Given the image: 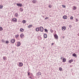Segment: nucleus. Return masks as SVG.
Returning a JSON list of instances; mask_svg holds the SVG:
<instances>
[{"label": "nucleus", "instance_id": "f257e3e1", "mask_svg": "<svg viewBox=\"0 0 79 79\" xmlns=\"http://www.w3.org/2000/svg\"><path fill=\"white\" fill-rule=\"evenodd\" d=\"M40 31L41 32H42V31H44V28H43L42 27H40Z\"/></svg>", "mask_w": 79, "mask_h": 79}, {"label": "nucleus", "instance_id": "f03ea898", "mask_svg": "<svg viewBox=\"0 0 79 79\" xmlns=\"http://www.w3.org/2000/svg\"><path fill=\"white\" fill-rule=\"evenodd\" d=\"M54 37L56 39H58V36L56 34L54 35Z\"/></svg>", "mask_w": 79, "mask_h": 79}, {"label": "nucleus", "instance_id": "7ed1b4c3", "mask_svg": "<svg viewBox=\"0 0 79 79\" xmlns=\"http://www.w3.org/2000/svg\"><path fill=\"white\" fill-rule=\"evenodd\" d=\"M13 21H15V22H16L17 20H16V19L15 18H14L13 19H12Z\"/></svg>", "mask_w": 79, "mask_h": 79}, {"label": "nucleus", "instance_id": "20e7f679", "mask_svg": "<svg viewBox=\"0 0 79 79\" xmlns=\"http://www.w3.org/2000/svg\"><path fill=\"white\" fill-rule=\"evenodd\" d=\"M62 29L63 31H64V30H65V29H66V27H62Z\"/></svg>", "mask_w": 79, "mask_h": 79}, {"label": "nucleus", "instance_id": "39448f33", "mask_svg": "<svg viewBox=\"0 0 79 79\" xmlns=\"http://www.w3.org/2000/svg\"><path fill=\"white\" fill-rule=\"evenodd\" d=\"M17 5L19 6H22V4H17Z\"/></svg>", "mask_w": 79, "mask_h": 79}, {"label": "nucleus", "instance_id": "423d86ee", "mask_svg": "<svg viewBox=\"0 0 79 79\" xmlns=\"http://www.w3.org/2000/svg\"><path fill=\"white\" fill-rule=\"evenodd\" d=\"M44 38H47V35H46V34H44Z\"/></svg>", "mask_w": 79, "mask_h": 79}, {"label": "nucleus", "instance_id": "0eeeda50", "mask_svg": "<svg viewBox=\"0 0 79 79\" xmlns=\"http://www.w3.org/2000/svg\"><path fill=\"white\" fill-rule=\"evenodd\" d=\"M24 37V35L23 34H22L20 35V37L21 38H22V37Z\"/></svg>", "mask_w": 79, "mask_h": 79}, {"label": "nucleus", "instance_id": "6e6552de", "mask_svg": "<svg viewBox=\"0 0 79 79\" xmlns=\"http://www.w3.org/2000/svg\"><path fill=\"white\" fill-rule=\"evenodd\" d=\"M73 61V60H71L69 61V63H72Z\"/></svg>", "mask_w": 79, "mask_h": 79}, {"label": "nucleus", "instance_id": "1a4fd4ad", "mask_svg": "<svg viewBox=\"0 0 79 79\" xmlns=\"http://www.w3.org/2000/svg\"><path fill=\"white\" fill-rule=\"evenodd\" d=\"M15 42V40H11V42L12 43H14Z\"/></svg>", "mask_w": 79, "mask_h": 79}, {"label": "nucleus", "instance_id": "9d476101", "mask_svg": "<svg viewBox=\"0 0 79 79\" xmlns=\"http://www.w3.org/2000/svg\"><path fill=\"white\" fill-rule=\"evenodd\" d=\"M19 66H23V63H19Z\"/></svg>", "mask_w": 79, "mask_h": 79}, {"label": "nucleus", "instance_id": "9b49d317", "mask_svg": "<svg viewBox=\"0 0 79 79\" xmlns=\"http://www.w3.org/2000/svg\"><path fill=\"white\" fill-rule=\"evenodd\" d=\"M63 18H64V19H67V16H64L63 17Z\"/></svg>", "mask_w": 79, "mask_h": 79}, {"label": "nucleus", "instance_id": "f8f14e48", "mask_svg": "<svg viewBox=\"0 0 79 79\" xmlns=\"http://www.w3.org/2000/svg\"><path fill=\"white\" fill-rule=\"evenodd\" d=\"M20 31L21 32H23V31H24V29L23 28H21L20 29Z\"/></svg>", "mask_w": 79, "mask_h": 79}, {"label": "nucleus", "instance_id": "ddd939ff", "mask_svg": "<svg viewBox=\"0 0 79 79\" xmlns=\"http://www.w3.org/2000/svg\"><path fill=\"white\" fill-rule=\"evenodd\" d=\"M21 45V43H20V42H19L18 43V45H17V46H19V45Z\"/></svg>", "mask_w": 79, "mask_h": 79}, {"label": "nucleus", "instance_id": "4468645a", "mask_svg": "<svg viewBox=\"0 0 79 79\" xmlns=\"http://www.w3.org/2000/svg\"><path fill=\"white\" fill-rule=\"evenodd\" d=\"M32 25H29L28 27V28H31V27H32Z\"/></svg>", "mask_w": 79, "mask_h": 79}, {"label": "nucleus", "instance_id": "2eb2a0df", "mask_svg": "<svg viewBox=\"0 0 79 79\" xmlns=\"http://www.w3.org/2000/svg\"><path fill=\"white\" fill-rule=\"evenodd\" d=\"M36 31H39V28H37L36 29Z\"/></svg>", "mask_w": 79, "mask_h": 79}, {"label": "nucleus", "instance_id": "dca6fc26", "mask_svg": "<svg viewBox=\"0 0 79 79\" xmlns=\"http://www.w3.org/2000/svg\"><path fill=\"white\" fill-rule=\"evenodd\" d=\"M63 62H65L66 61V59L65 58H64L63 59Z\"/></svg>", "mask_w": 79, "mask_h": 79}, {"label": "nucleus", "instance_id": "f3484780", "mask_svg": "<svg viewBox=\"0 0 79 79\" xmlns=\"http://www.w3.org/2000/svg\"><path fill=\"white\" fill-rule=\"evenodd\" d=\"M73 56H76V55L75 54H73Z\"/></svg>", "mask_w": 79, "mask_h": 79}, {"label": "nucleus", "instance_id": "a211bd4d", "mask_svg": "<svg viewBox=\"0 0 79 79\" xmlns=\"http://www.w3.org/2000/svg\"><path fill=\"white\" fill-rule=\"evenodd\" d=\"M3 30V28H2V27H0V31H2Z\"/></svg>", "mask_w": 79, "mask_h": 79}, {"label": "nucleus", "instance_id": "6ab92c4d", "mask_svg": "<svg viewBox=\"0 0 79 79\" xmlns=\"http://www.w3.org/2000/svg\"><path fill=\"white\" fill-rule=\"evenodd\" d=\"M23 23H26V21L23 20Z\"/></svg>", "mask_w": 79, "mask_h": 79}, {"label": "nucleus", "instance_id": "aec40b11", "mask_svg": "<svg viewBox=\"0 0 79 79\" xmlns=\"http://www.w3.org/2000/svg\"><path fill=\"white\" fill-rule=\"evenodd\" d=\"M45 31L46 32H48V30H47L46 29H45Z\"/></svg>", "mask_w": 79, "mask_h": 79}, {"label": "nucleus", "instance_id": "412c9836", "mask_svg": "<svg viewBox=\"0 0 79 79\" xmlns=\"http://www.w3.org/2000/svg\"><path fill=\"white\" fill-rule=\"evenodd\" d=\"M19 36V35H16L15 37H16V38L18 37Z\"/></svg>", "mask_w": 79, "mask_h": 79}, {"label": "nucleus", "instance_id": "4be33fe9", "mask_svg": "<svg viewBox=\"0 0 79 79\" xmlns=\"http://www.w3.org/2000/svg\"><path fill=\"white\" fill-rule=\"evenodd\" d=\"M59 70L60 71H62V68H59Z\"/></svg>", "mask_w": 79, "mask_h": 79}, {"label": "nucleus", "instance_id": "5701e85b", "mask_svg": "<svg viewBox=\"0 0 79 79\" xmlns=\"http://www.w3.org/2000/svg\"><path fill=\"white\" fill-rule=\"evenodd\" d=\"M76 7L75 6L73 7V10H76Z\"/></svg>", "mask_w": 79, "mask_h": 79}, {"label": "nucleus", "instance_id": "b1692460", "mask_svg": "<svg viewBox=\"0 0 79 79\" xmlns=\"http://www.w3.org/2000/svg\"><path fill=\"white\" fill-rule=\"evenodd\" d=\"M33 3H35V2H36V1L35 0H33Z\"/></svg>", "mask_w": 79, "mask_h": 79}, {"label": "nucleus", "instance_id": "393cba45", "mask_svg": "<svg viewBox=\"0 0 79 79\" xmlns=\"http://www.w3.org/2000/svg\"><path fill=\"white\" fill-rule=\"evenodd\" d=\"M3 8V6H0V8Z\"/></svg>", "mask_w": 79, "mask_h": 79}, {"label": "nucleus", "instance_id": "a878e982", "mask_svg": "<svg viewBox=\"0 0 79 79\" xmlns=\"http://www.w3.org/2000/svg\"><path fill=\"white\" fill-rule=\"evenodd\" d=\"M70 19H73V17H71L70 18Z\"/></svg>", "mask_w": 79, "mask_h": 79}, {"label": "nucleus", "instance_id": "bb28decb", "mask_svg": "<svg viewBox=\"0 0 79 79\" xmlns=\"http://www.w3.org/2000/svg\"><path fill=\"white\" fill-rule=\"evenodd\" d=\"M62 6L64 7V8H65V6L64 5H62Z\"/></svg>", "mask_w": 79, "mask_h": 79}, {"label": "nucleus", "instance_id": "cd10ccee", "mask_svg": "<svg viewBox=\"0 0 79 79\" xmlns=\"http://www.w3.org/2000/svg\"><path fill=\"white\" fill-rule=\"evenodd\" d=\"M15 16H18V14H15Z\"/></svg>", "mask_w": 79, "mask_h": 79}, {"label": "nucleus", "instance_id": "c85d7f7f", "mask_svg": "<svg viewBox=\"0 0 79 79\" xmlns=\"http://www.w3.org/2000/svg\"><path fill=\"white\" fill-rule=\"evenodd\" d=\"M49 8H51V7H52V6L50 5L49 6Z\"/></svg>", "mask_w": 79, "mask_h": 79}, {"label": "nucleus", "instance_id": "c756f323", "mask_svg": "<svg viewBox=\"0 0 79 79\" xmlns=\"http://www.w3.org/2000/svg\"><path fill=\"white\" fill-rule=\"evenodd\" d=\"M6 44H8V41H6Z\"/></svg>", "mask_w": 79, "mask_h": 79}, {"label": "nucleus", "instance_id": "7c9ffc66", "mask_svg": "<svg viewBox=\"0 0 79 79\" xmlns=\"http://www.w3.org/2000/svg\"><path fill=\"white\" fill-rule=\"evenodd\" d=\"M23 10V9H21V8L20 9V11H22Z\"/></svg>", "mask_w": 79, "mask_h": 79}, {"label": "nucleus", "instance_id": "2f4dec72", "mask_svg": "<svg viewBox=\"0 0 79 79\" xmlns=\"http://www.w3.org/2000/svg\"><path fill=\"white\" fill-rule=\"evenodd\" d=\"M5 59H6L5 57H3V59H4V60H5Z\"/></svg>", "mask_w": 79, "mask_h": 79}, {"label": "nucleus", "instance_id": "473e14b6", "mask_svg": "<svg viewBox=\"0 0 79 79\" xmlns=\"http://www.w3.org/2000/svg\"><path fill=\"white\" fill-rule=\"evenodd\" d=\"M28 76H29V74H30L29 73H28Z\"/></svg>", "mask_w": 79, "mask_h": 79}, {"label": "nucleus", "instance_id": "72a5a7b5", "mask_svg": "<svg viewBox=\"0 0 79 79\" xmlns=\"http://www.w3.org/2000/svg\"><path fill=\"white\" fill-rule=\"evenodd\" d=\"M69 27H71V25H70V26H69Z\"/></svg>", "mask_w": 79, "mask_h": 79}, {"label": "nucleus", "instance_id": "f704fd0d", "mask_svg": "<svg viewBox=\"0 0 79 79\" xmlns=\"http://www.w3.org/2000/svg\"><path fill=\"white\" fill-rule=\"evenodd\" d=\"M53 44H53V43L52 44V45H53Z\"/></svg>", "mask_w": 79, "mask_h": 79}, {"label": "nucleus", "instance_id": "c9c22d12", "mask_svg": "<svg viewBox=\"0 0 79 79\" xmlns=\"http://www.w3.org/2000/svg\"><path fill=\"white\" fill-rule=\"evenodd\" d=\"M76 21H77V19H76Z\"/></svg>", "mask_w": 79, "mask_h": 79}, {"label": "nucleus", "instance_id": "e433bc0d", "mask_svg": "<svg viewBox=\"0 0 79 79\" xmlns=\"http://www.w3.org/2000/svg\"><path fill=\"white\" fill-rule=\"evenodd\" d=\"M47 19V18H45V19Z\"/></svg>", "mask_w": 79, "mask_h": 79}, {"label": "nucleus", "instance_id": "4c0bfd02", "mask_svg": "<svg viewBox=\"0 0 79 79\" xmlns=\"http://www.w3.org/2000/svg\"><path fill=\"white\" fill-rule=\"evenodd\" d=\"M2 42H3V41L2 40Z\"/></svg>", "mask_w": 79, "mask_h": 79}]
</instances>
